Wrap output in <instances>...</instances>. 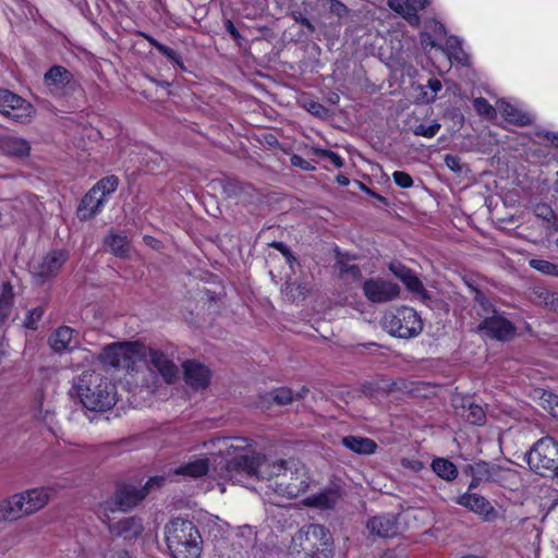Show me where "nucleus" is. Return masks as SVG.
Returning a JSON list of instances; mask_svg holds the SVG:
<instances>
[{
  "instance_id": "obj_42",
  "label": "nucleus",
  "mask_w": 558,
  "mask_h": 558,
  "mask_svg": "<svg viewBox=\"0 0 558 558\" xmlns=\"http://www.w3.org/2000/svg\"><path fill=\"white\" fill-rule=\"evenodd\" d=\"M312 153H313V155H315L317 157L328 159L337 168H342L344 166L343 159L332 150L313 147Z\"/></svg>"
},
{
  "instance_id": "obj_27",
  "label": "nucleus",
  "mask_w": 558,
  "mask_h": 558,
  "mask_svg": "<svg viewBox=\"0 0 558 558\" xmlns=\"http://www.w3.org/2000/svg\"><path fill=\"white\" fill-rule=\"evenodd\" d=\"M341 442L357 454H373L377 449V444L368 437L349 435L343 437Z\"/></svg>"
},
{
  "instance_id": "obj_19",
  "label": "nucleus",
  "mask_w": 558,
  "mask_h": 558,
  "mask_svg": "<svg viewBox=\"0 0 558 558\" xmlns=\"http://www.w3.org/2000/svg\"><path fill=\"white\" fill-rule=\"evenodd\" d=\"M25 502L20 493L0 501V523L7 521H17L29 517V511L25 508Z\"/></svg>"
},
{
  "instance_id": "obj_21",
  "label": "nucleus",
  "mask_w": 558,
  "mask_h": 558,
  "mask_svg": "<svg viewBox=\"0 0 558 558\" xmlns=\"http://www.w3.org/2000/svg\"><path fill=\"white\" fill-rule=\"evenodd\" d=\"M29 514H34L45 508L52 497V489L48 487H36L20 493Z\"/></svg>"
},
{
  "instance_id": "obj_62",
  "label": "nucleus",
  "mask_w": 558,
  "mask_h": 558,
  "mask_svg": "<svg viewBox=\"0 0 558 558\" xmlns=\"http://www.w3.org/2000/svg\"><path fill=\"white\" fill-rule=\"evenodd\" d=\"M233 441L236 444L231 442L229 448L234 449L236 451L238 449H243L247 446V439L245 438H234Z\"/></svg>"
},
{
  "instance_id": "obj_5",
  "label": "nucleus",
  "mask_w": 558,
  "mask_h": 558,
  "mask_svg": "<svg viewBox=\"0 0 558 558\" xmlns=\"http://www.w3.org/2000/svg\"><path fill=\"white\" fill-rule=\"evenodd\" d=\"M526 461L534 473L553 476L558 471V441L549 436L538 439L527 451Z\"/></svg>"
},
{
  "instance_id": "obj_20",
  "label": "nucleus",
  "mask_w": 558,
  "mask_h": 558,
  "mask_svg": "<svg viewBox=\"0 0 558 558\" xmlns=\"http://www.w3.org/2000/svg\"><path fill=\"white\" fill-rule=\"evenodd\" d=\"M145 498V492L141 487L122 484L119 485L114 493V505L122 511H128L135 507Z\"/></svg>"
},
{
  "instance_id": "obj_58",
  "label": "nucleus",
  "mask_w": 558,
  "mask_h": 558,
  "mask_svg": "<svg viewBox=\"0 0 558 558\" xmlns=\"http://www.w3.org/2000/svg\"><path fill=\"white\" fill-rule=\"evenodd\" d=\"M474 301L478 306L483 308L484 312H489L490 304L484 293H482L480 290H475Z\"/></svg>"
},
{
  "instance_id": "obj_30",
  "label": "nucleus",
  "mask_w": 558,
  "mask_h": 558,
  "mask_svg": "<svg viewBox=\"0 0 558 558\" xmlns=\"http://www.w3.org/2000/svg\"><path fill=\"white\" fill-rule=\"evenodd\" d=\"M74 330L68 326L59 327L49 338V344L54 352H63L71 349Z\"/></svg>"
},
{
  "instance_id": "obj_61",
  "label": "nucleus",
  "mask_w": 558,
  "mask_h": 558,
  "mask_svg": "<svg viewBox=\"0 0 558 558\" xmlns=\"http://www.w3.org/2000/svg\"><path fill=\"white\" fill-rule=\"evenodd\" d=\"M341 271L347 272L354 278H357L361 276V270H360L359 266H356V265H345L342 267Z\"/></svg>"
},
{
  "instance_id": "obj_10",
  "label": "nucleus",
  "mask_w": 558,
  "mask_h": 558,
  "mask_svg": "<svg viewBox=\"0 0 558 558\" xmlns=\"http://www.w3.org/2000/svg\"><path fill=\"white\" fill-rule=\"evenodd\" d=\"M66 260V254L62 251L48 253L40 262L32 266V275L36 283L43 284L49 278L56 276Z\"/></svg>"
},
{
  "instance_id": "obj_43",
  "label": "nucleus",
  "mask_w": 558,
  "mask_h": 558,
  "mask_svg": "<svg viewBox=\"0 0 558 558\" xmlns=\"http://www.w3.org/2000/svg\"><path fill=\"white\" fill-rule=\"evenodd\" d=\"M440 128L441 126L438 122H433L429 125L418 124L413 129V134L416 136L432 138L439 132Z\"/></svg>"
},
{
  "instance_id": "obj_52",
  "label": "nucleus",
  "mask_w": 558,
  "mask_h": 558,
  "mask_svg": "<svg viewBox=\"0 0 558 558\" xmlns=\"http://www.w3.org/2000/svg\"><path fill=\"white\" fill-rule=\"evenodd\" d=\"M401 466L404 469H409L414 473H418L424 469V463L417 459L402 458Z\"/></svg>"
},
{
  "instance_id": "obj_16",
  "label": "nucleus",
  "mask_w": 558,
  "mask_h": 558,
  "mask_svg": "<svg viewBox=\"0 0 558 558\" xmlns=\"http://www.w3.org/2000/svg\"><path fill=\"white\" fill-rule=\"evenodd\" d=\"M184 379L195 390H204L208 387L211 373L210 369L193 360L183 363Z\"/></svg>"
},
{
  "instance_id": "obj_18",
  "label": "nucleus",
  "mask_w": 558,
  "mask_h": 558,
  "mask_svg": "<svg viewBox=\"0 0 558 558\" xmlns=\"http://www.w3.org/2000/svg\"><path fill=\"white\" fill-rule=\"evenodd\" d=\"M453 408L458 415L473 425L482 426L486 423V412L481 404L471 399H453Z\"/></svg>"
},
{
  "instance_id": "obj_64",
  "label": "nucleus",
  "mask_w": 558,
  "mask_h": 558,
  "mask_svg": "<svg viewBox=\"0 0 558 558\" xmlns=\"http://www.w3.org/2000/svg\"><path fill=\"white\" fill-rule=\"evenodd\" d=\"M296 22L301 23L303 26H305L308 31L314 32L313 24L306 19V17H294Z\"/></svg>"
},
{
  "instance_id": "obj_44",
  "label": "nucleus",
  "mask_w": 558,
  "mask_h": 558,
  "mask_svg": "<svg viewBox=\"0 0 558 558\" xmlns=\"http://www.w3.org/2000/svg\"><path fill=\"white\" fill-rule=\"evenodd\" d=\"M429 29L434 34V38L429 39V45L432 47H437L438 46L437 40H441L447 35L445 25L438 21L432 20V21H429Z\"/></svg>"
},
{
  "instance_id": "obj_37",
  "label": "nucleus",
  "mask_w": 558,
  "mask_h": 558,
  "mask_svg": "<svg viewBox=\"0 0 558 558\" xmlns=\"http://www.w3.org/2000/svg\"><path fill=\"white\" fill-rule=\"evenodd\" d=\"M408 11H405V20L413 26L418 25L420 17L417 11L425 9L429 0H407Z\"/></svg>"
},
{
  "instance_id": "obj_59",
  "label": "nucleus",
  "mask_w": 558,
  "mask_h": 558,
  "mask_svg": "<svg viewBox=\"0 0 558 558\" xmlns=\"http://www.w3.org/2000/svg\"><path fill=\"white\" fill-rule=\"evenodd\" d=\"M447 48L450 50V52H457L461 49V43L460 39L456 36H450L446 40Z\"/></svg>"
},
{
  "instance_id": "obj_38",
  "label": "nucleus",
  "mask_w": 558,
  "mask_h": 558,
  "mask_svg": "<svg viewBox=\"0 0 558 558\" xmlns=\"http://www.w3.org/2000/svg\"><path fill=\"white\" fill-rule=\"evenodd\" d=\"M173 476L174 475L172 474V470H170L165 475L153 476L146 482V484L143 487H141V489L145 492L146 497L148 494L161 488L168 481H172Z\"/></svg>"
},
{
  "instance_id": "obj_31",
  "label": "nucleus",
  "mask_w": 558,
  "mask_h": 558,
  "mask_svg": "<svg viewBox=\"0 0 558 558\" xmlns=\"http://www.w3.org/2000/svg\"><path fill=\"white\" fill-rule=\"evenodd\" d=\"M502 117L510 123L524 126L532 123V119L529 114L522 112L509 102L501 101L498 106Z\"/></svg>"
},
{
  "instance_id": "obj_14",
  "label": "nucleus",
  "mask_w": 558,
  "mask_h": 558,
  "mask_svg": "<svg viewBox=\"0 0 558 558\" xmlns=\"http://www.w3.org/2000/svg\"><path fill=\"white\" fill-rule=\"evenodd\" d=\"M478 330L484 331L490 338L502 341L511 339L515 333L514 325L499 315L486 317L478 325Z\"/></svg>"
},
{
  "instance_id": "obj_11",
  "label": "nucleus",
  "mask_w": 558,
  "mask_h": 558,
  "mask_svg": "<svg viewBox=\"0 0 558 558\" xmlns=\"http://www.w3.org/2000/svg\"><path fill=\"white\" fill-rule=\"evenodd\" d=\"M45 84L51 93L57 95H65L72 93L77 87V82L73 74L61 65H53L45 74Z\"/></svg>"
},
{
  "instance_id": "obj_48",
  "label": "nucleus",
  "mask_w": 558,
  "mask_h": 558,
  "mask_svg": "<svg viewBox=\"0 0 558 558\" xmlns=\"http://www.w3.org/2000/svg\"><path fill=\"white\" fill-rule=\"evenodd\" d=\"M395 183L402 189H409L413 185L412 177L404 171H395L392 173Z\"/></svg>"
},
{
  "instance_id": "obj_56",
  "label": "nucleus",
  "mask_w": 558,
  "mask_h": 558,
  "mask_svg": "<svg viewBox=\"0 0 558 558\" xmlns=\"http://www.w3.org/2000/svg\"><path fill=\"white\" fill-rule=\"evenodd\" d=\"M535 213L538 217H541L547 221H549L554 218L553 209L545 204L537 205L535 208Z\"/></svg>"
},
{
  "instance_id": "obj_3",
  "label": "nucleus",
  "mask_w": 558,
  "mask_h": 558,
  "mask_svg": "<svg viewBox=\"0 0 558 558\" xmlns=\"http://www.w3.org/2000/svg\"><path fill=\"white\" fill-rule=\"evenodd\" d=\"M76 391L89 411L105 412L116 404L114 386L97 372H85L78 378Z\"/></svg>"
},
{
  "instance_id": "obj_2",
  "label": "nucleus",
  "mask_w": 558,
  "mask_h": 558,
  "mask_svg": "<svg viewBox=\"0 0 558 558\" xmlns=\"http://www.w3.org/2000/svg\"><path fill=\"white\" fill-rule=\"evenodd\" d=\"M168 549L173 558H198L203 539L193 522L181 518L171 520L165 526Z\"/></svg>"
},
{
  "instance_id": "obj_36",
  "label": "nucleus",
  "mask_w": 558,
  "mask_h": 558,
  "mask_svg": "<svg viewBox=\"0 0 558 558\" xmlns=\"http://www.w3.org/2000/svg\"><path fill=\"white\" fill-rule=\"evenodd\" d=\"M539 405L554 417H558V395L547 390H536Z\"/></svg>"
},
{
  "instance_id": "obj_46",
  "label": "nucleus",
  "mask_w": 558,
  "mask_h": 558,
  "mask_svg": "<svg viewBox=\"0 0 558 558\" xmlns=\"http://www.w3.org/2000/svg\"><path fill=\"white\" fill-rule=\"evenodd\" d=\"M446 166L452 170L454 173H462L464 171L465 165L462 162L461 158L457 155L448 154L445 156Z\"/></svg>"
},
{
  "instance_id": "obj_57",
  "label": "nucleus",
  "mask_w": 558,
  "mask_h": 558,
  "mask_svg": "<svg viewBox=\"0 0 558 558\" xmlns=\"http://www.w3.org/2000/svg\"><path fill=\"white\" fill-rule=\"evenodd\" d=\"M388 5L405 19V11H408L407 0L404 2H401V0H388Z\"/></svg>"
},
{
  "instance_id": "obj_35",
  "label": "nucleus",
  "mask_w": 558,
  "mask_h": 558,
  "mask_svg": "<svg viewBox=\"0 0 558 558\" xmlns=\"http://www.w3.org/2000/svg\"><path fill=\"white\" fill-rule=\"evenodd\" d=\"M13 289L9 282L3 283L0 293V325L8 319L13 307Z\"/></svg>"
},
{
  "instance_id": "obj_24",
  "label": "nucleus",
  "mask_w": 558,
  "mask_h": 558,
  "mask_svg": "<svg viewBox=\"0 0 558 558\" xmlns=\"http://www.w3.org/2000/svg\"><path fill=\"white\" fill-rule=\"evenodd\" d=\"M144 530L142 520L136 517H129L117 522L111 532L124 539L132 541L137 538Z\"/></svg>"
},
{
  "instance_id": "obj_54",
  "label": "nucleus",
  "mask_w": 558,
  "mask_h": 558,
  "mask_svg": "<svg viewBox=\"0 0 558 558\" xmlns=\"http://www.w3.org/2000/svg\"><path fill=\"white\" fill-rule=\"evenodd\" d=\"M270 245L278 250L287 258L289 264L295 260L291 250L283 242H272Z\"/></svg>"
},
{
  "instance_id": "obj_55",
  "label": "nucleus",
  "mask_w": 558,
  "mask_h": 558,
  "mask_svg": "<svg viewBox=\"0 0 558 558\" xmlns=\"http://www.w3.org/2000/svg\"><path fill=\"white\" fill-rule=\"evenodd\" d=\"M291 165L306 171H312L315 169L314 166H312L308 161L299 155H293L291 157Z\"/></svg>"
},
{
  "instance_id": "obj_23",
  "label": "nucleus",
  "mask_w": 558,
  "mask_h": 558,
  "mask_svg": "<svg viewBox=\"0 0 558 558\" xmlns=\"http://www.w3.org/2000/svg\"><path fill=\"white\" fill-rule=\"evenodd\" d=\"M0 150L10 157L25 158L29 156L31 144L22 137L2 136L0 137Z\"/></svg>"
},
{
  "instance_id": "obj_47",
  "label": "nucleus",
  "mask_w": 558,
  "mask_h": 558,
  "mask_svg": "<svg viewBox=\"0 0 558 558\" xmlns=\"http://www.w3.org/2000/svg\"><path fill=\"white\" fill-rule=\"evenodd\" d=\"M44 315V308L43 307H36L29 311L26 319H25V327L32 330L37 329V323L41 319Z\"/></svg>"
},
{
  "instance_id": "obj_40",
  "label": "nucleus",
  "mask_w": 558,
  "mask_h": 558,
  "mask_svg": "<svg viewBox=\"0 0 558 558\" xmlns=\"http://www.w3.org/2000/svg\"><path fill=\"white\" fill-rule=\"evenodd\" d=\"M402 282L412 293L420 295L422 299L428 298L427 291L424 288L423 282L414 272L409 275Z\"/></svg>"
},
{
  "instance_id": "obj_25",
  "label": "nucleus",
  "mask_w": 558,
  "mask_h": 558,
  "mask_svg": "<svg viewBox=\"0 0 558 558\" xmlns=\"http://www.w3.org/2000/svg\"><path fill=\"white\" fill-rule=\"evenodd\" d=\"M367 529L372 534L380 537H392L398 533L397 522L392 515H377L369 519Z\"/></svg>"
},
{
  "instance_id": "obj_34",
  "label": "nucleus",
  "mask_w": 558,
  "mask_h": 558,
  "mask_svg": "<svg viewBox=\"0 0 558 558\" xmlns=\"http://www.w3.org/2000/svg\"><path fill=\"white\" fill-rule=\"evenodd\" d=\"M432 469L439 477L446 481H453L458 476L457 466L445 458L434 459Z\"/></svg>"
},
{
  "instance_id": "obj_15",
  "label": "nucleus",
  "mask_w": 558,
  "mask_h": 558,
  "mask_svg": "<svg viewBox=\"0 0 558 558\" xmlns=\"http://www.w3.org/2000/svg\"><path fill=\"white\" fill-rule=\"evenodd\" d=\"M457 504L481 515L485 521H495L498 517L497 510L483 496L475 493H465L458 497Z\"/></svg>"
},
{
  "instance_id": "obj_6",
  "label": "nucleus",
  "mask_w": 558,
  "mask_h": 558,
  "mask_svg": "<svg viewBox=\"0 0 558 558\" xmlns=\"http://www.w3.org/2000/svg\"><path fill=\"white\" fill-rule=\"evenodd\" d=\"M383 327L395 337L409 339L417 336L423 330V323L420 315L412 307L401 306L385 314Z\"/></svg>"
},
{
  "instance_id": "obj_9",
  "label": "nucleus",
  "mask_w": 558,
  "mask_h": 558,
  "mask_svg": "<svg viewBox=\"0 0 558 558\" xmlns=\"http://www.w3.org/2000/svg\"><path fill=\"white\" fill-rule=\"evenodd\" d=\"M364 296L372 303H387L400 294V287L380 277L364 280L362 284Z\"/></svg>"
},
{
  "instance_id": "obj_53",
  "label": "nucleus",
  "mask_w": 558,
  "mask_h": 558,
  "mask_svg": "<svg viewBox=\"0 0 558 558\" xmlns=\"http://www.w3.org/2000/svg\"><path fill=\"white\" fill-rule=\"evenodd\" d=\"M158 51L160 53H162L165 57H167L169 60H171L172 62L177 63L178 65L182 66V60H181V57L180 54L174 51L173 49L167 47L166 45L162 44L161 47H158Z\"/></svg>"
},
{
  "instance_id": "obj_4",
  "label": "nucleus",
  "mask_w": 558,
  "mask_h": 558,
  "mask_svg": "<svg viewBox=\"0 0 558 558\" xmlns=\"http://www.w3.org/2000/svg\"><path fill=\"white\" fill-rule=\"evenodd\" d=\"M145 345L137 341H121L107 344L98 354L105 368H133L143 360Z\"/></svg>"
},
{
  "instance_id": "obj_28",
  "label": "nucleus",
  "mask_w": 558,
  "mask_h": 558,
  "mask_svg": "<svg viewBox=\"0 0 558 558\" xmlns=\"http://www.w3.org/2000/svg\"><path fill=\"white\" fill-rule=\"evenodd\" d=\"M209 470V464L207 459H198L195 461H191L184 463L172 470V474L182 475L184 477L197 478L205 474H207Z\"/></svg>"
},
{
  "instance_id": "obj_63",
  "label": "nucleus",
  "mask_w": 558,
  "mask_h": 558,
  "mask_svg": "<svg viewBox=\"0 0 558 558\" xmlns=\"http://www.w3.org/2000/svg\"><path fill=\"white\" fill-rule=\"evenodd\" d=\"M428 87H429V88H430L435 94H437V93L441 89L442 85H441V82H440L439 80H437V78H432V80H429V81H428Z\"/></svg>"
},
{
  "instance_id": "obj_49",
  "label": "nucleus",
  "mask_w": 558,
  "mask_h": 558,
  "mask_svg": "<svg viewBox=\"0 0 558 558\" xmlns=\"http://www.w3.org/2000/svg\"><path fill=\"white\" fill-rule=\"evenodd\" d=\"M530 265L532 268L546 275H551L556 270V266L554 264L543 259H531Z\"/></svg>"
},
{
  "instance_id": "obj_32",
  "label": "nucleus",
  "mask_w": 558,
  "mask_h": 558,
  "mask_svg": "<svg viewBox=\"0 0 558 558\" xmlns=\"http://www.w3.org/2000/svg\"><path fill=\"white\" fill-rule=\"evenodd\" d=\"M294 400V393L290 388H276L262 397L263 404L276 403L278 405L290 404Z\"/></svg>"
},
{
  "instance_id": "obj_39",
  "label": "nucleus",
  "mask_w": 558,
  "mask_h": 558,
  "mask_svg": "<svg viewBox=\"0 0 558 558\" xmlns=\"http://www.w3.org/2000/svg\"><path fill=\"white\" fill-rule=\"evenodd\" d=\"M119 185V179L116 175H108L99 180L94 186L98 193H100L105 198L106 195L113 193Z\"/></svg>"
},
{
  "instance_id": "obj_50",
  "label": "nucleus",
  "mask_w": 558,
  "mask_h": 558,
  "mask_svg": "<svg viewBox=\"0 0 558 558\" xmlns=\"http://www.w3.org/2000/svg\"><path fill=\"white\" fill-rule=\"evenodd\" d=\"M389 270L401 281H403L409 275H411L413 271L402 265L399 262H392L389 264Z\"/></svg>"
},
{
  "instance_id": "obj_45",
  "label": "nucleus",
  "mask_w": 558,
  "mask_h": 558,
  "mask_svg": "<svg viewBox=\"0 0 558 558\" xmlns=\"http://www.w3.org/2000/svg\"><path fill=\"white\" fill-rule=\"evenodd\" d=\"M538 298L539 302L544 303L549 310L558 312V295L548 290H543Z\"/></svg>"
},
{
  "instance_id": "obj_8",
  "label": "nucleus",
  "mask_w": 558,
  "mask_h": 558,
  "mask_svg": "<svg viewBox=\"0 0 558 558\" xmlns=\"http://www.w3.org/2000/svg\"><path fill=\"white\" fill-rule=\"evenodd\" d=\"M0 112L19 123H27L32 120L35 110L19 95L8 89H0Z\"/></svg>"
},
{
  "instance_id": "obj_29",
  "label": "nucleus",
  "mask_w": 558,
  "mask_h": 558,
  "mask_svg": "<svg viewBox=\"0 0 558 558\" xmlns=\"http://www.w3.org/2000/svg\"><path fill=\"white\" fill-rule=\"evenodd\" d=\"M310 291V283L299 281H287L281 290L284 300L291 303L305 300Z\"/></svg>"
},
{
  "instance_id": "obj_7",
  "label": "nucleus",
  "mask_w": 558,
  "mask_h": 558,
  "mask_svg": "<svg viewBox=\"0 0 558 558\" xmlns=\"http://www.w3.org/2000/svg\"><path fill=\"white\" fill-rule=\"evenodd\" d=\"M308 543V547H303L306 551L304 558H332V537L324 525L310 524L301 529L294 536L293 542L303 544Z\"/></svg>"
},
{
  "instance_id": "obj_33",
  "label": "nucleus",
  "mask_w": 558,
  "mask_h": 558,
  "mask_svg": "<svg viewBox=\"0 0 558 558\" xmlns=\"http://www.w3.org/2000/svg\"><path fill=\"white\" fill-rule=\"evenodd\" d=\"M214 186H219L228 198L240 197L242 193L250 189L248 185L242 184L232 179H219L213 182Z\"/></svg>"
},
{
  "instance_id": "obj_13",
  "label": "nucleus",
  "mask_w": 558,
  "mask_h": 558,
  "mask_svg": "<svg viewBox=\"0 0 558 558\" xmlns=\"http://www.w3.org/2000/svg\"><path fill=\"white\" fill-rule=\"evenodd\" d=\"M143 360L156 368L167 383H172L178 377V367L173 360L165 352L145 347Z\"/></svg>"
},
{
  "instance_id": "obj_12",
  "label": "nucleus",
  "mask_w": 558,
  "mask_h": 558,
  "mask_svg": "<svg viewBox=\"0 0 558 558\" xmlns=\"http://www.w3.org/2000/svg\"><path fill=\"white\" fill-rule=\"evenodd\" d=\"M473 480L470 489L474 488L477 482H493L504 484L513 475V471L488 462H478L472 468Z\"/></svg>"
},
{
  "instance_id": "obj_60",
  "label": "nucleus",
  "mask_w": 558,
  "mask_h": 558,
  "mask_svg": "<svg viewBox=\"0 0 558 558\" xmlns=\"http://www.w3.org/2000/svg\"><path fill=\"white\" fill-rule=\"evenodd\" d=\"M225 26L227 32L232 36L234 40H239L242 38L231 20H227Z\"/></svg>"
},
{
  "instance_id": "obj_41",
  "label": "nucleus",
  "mask_w": 558,
  "mask_h": 558,
  "mask_svg": "<svg viewBox=\"0 0 558 558\" xmlns=\"http://www.w3.org/2000/svg\"><path fill=\"white\" fill-rule=\"evenodd\" d=\"M473 106L480 116H483L489 120L494 119L497 114V110L484 97L475 98Z\"/></svg>"
},
{
  "instance_id": "obj_17",
  "label": "nucleus",
  "mask_w": 558,
  "mask_h": 558,
  "mask_svg": "<svg viewBox=\"0 0 558 558\" xmlns=\"http://www.w3.org/2000/svg\"><path fill=\"white\" fill-rule=\"evenodd\" d=\"M342 497V489L339 485H330L317 494L311 495L303 500L307 507L320 510L333 509Z\"/></svg>"
},
{
  "instance_id": "obj_51",
  "label": "nucleus",
  "mask_w": 558,
  "mask_h": 558,
  "mask_svg": "<svg viewBox=\"0 0 558 558\" xmlns=\"http://www.w3.org/2000/svg\"><path fill=\"white\" fill-rule=\"evenodd\" d=\"M305 108L308 112H311L312 114L318 117V118H324L327 116L328 113V110L325 106H323L322 104L319 102H316V101H310L305 105Z\"/></svg>"
},
{
  "instance_id": "obj_1",
  "label": "nucleus",
  "mask_w": 558,
  "mask_h": 558,
  "mask_svg": "<svg viewBox=\"0 0 558 558\" xmlns=\"http://www.w3.org/2000/svg\"><path fill=\"white\" fill-rule=\"evenodd\" d=\"M227 472L233 482H241L242 476L265 480L269 489L288 498L300 496L310 486L307 469L296 459L269 462L260 453H244L227 462Z\"/></svg>"
},
{
  "instance_id": "obj_26",
  "label": "nucleus",
  "mask_w": 558,
  "mask_h": 558,
  "mask_svg": "<svg viewBox=\"0 0 558 558\" xmlns=\"http://www.w3.org/2000/svg\"><path fill=\"white\" fill-rule=\"evenodd\" d=\"M106 248L114 256L128 258L131 251V244L126 235L110 231L104 240Z\"/></svg>"
},
{
  "instance_id": "obj_22",
  "label": "nucleus",
  "mask_w": 558,
  "mask_h": 558,
  "mask_svg": "<svg viewBox=\"0 0 558 558\" xmlns=\"http://www.w3.org/2000/svg\"><path fill=\"white\" fill-rule=\"evenodd\" d=\"M106 198L94 187L83 197L77 208V215L82 220L92 219L102 207Z\"/></svg>"
}]
</instances>
